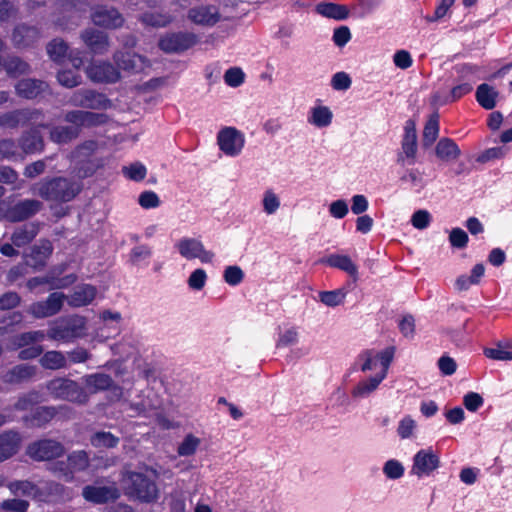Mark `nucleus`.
Masks as SVG:
<instances>
[{"instance_id": "obj_9", "label": "nucleus", "mask_w": 512, "mask_h": 512, "mask_svg": "<svg viewBox=\"0 0 512 512\" xmlns=\"http://www.w3.org/2000/svg\"><path fill=\"white\" fill-rule=\"evenodd\" d=\"M70 102L76 107L91 110H107L112 107V101L106 94L92 89H80L74 92Z\"/></svg>"}, {"instance_id": "obj_42", "label": "nucleus", "mask_w": 512, "mask_h": 512, "mask_svg": "<svg viewBox=\"0 0 512 512\" xmlns=\"http://www.w3.org/2000/svg\"><path fill=\"white\" fill-rule=\"evenodd\" d=\"M76 281V276L71 274L60 280L51 281L49 277H33L28 280L27 286L30 290L36 289L39 285L50 284L51 289H60L73 284Z\"/></svg>"}, {"instance_id": "obj_6", "label": "nucleus", "mask_w": 512, "mask_h": 512, "mask_svg": "<svg viewBox=\"0 0 512 512\" xmlns=\"http://www.w3.org/2000/svg\"><path fill=\"white\" fill-rule=\"evenodd\" d=\"M42 207V202L36 199L21 200L10 207L2 201L0 202V220L21 222L36 215Z\"/></svg>"}, {"instance_id": "obj_39", "label": "nucleus", "mask_w": 512, "mask_h": 512, "mask_svg": "<svg viewBox=\"0 0 512 512\" xmlns=\"http://www.w3.org/2000/svg\"><path fill=\"white\" fill-rule=\"evenodd\" d=\"M78 136V128H72L71 126H53L49 132L51 141L57 144H67Z\"/></svg>"}, {"instance_id": "obj_1", "label": "nucleus", "mask_w": 512, "mask_h": 512, "mask_svg": "<svg viewBox=\"0 0 512 512\" xmlns=\"http://www.w3.org/2000/svg\"><path fill=\"white\" fill-rule=\"evenodd\" d=\"M32 190L46 201L66 203L81 192L82 183L73 178L55 177L35 184Z\"/></svg>"}, {"instance_id": "obj_55", "label": "nucleus", "mask_w": 512, "mask_h": 512, "mask_svg": "<svg viewBox=\"0 0 512 512\" xmlns=\"http://www.w3.org/2000/svg\"><path fill=\"white\" fill-rule=\"evenodd\" d=\"M97 148L98 142L96 140H86L75 148L73 157L76 160H89Z\"/></svg>"}, {"instance_id": "obj_30", "label": "nucleus", "mask_w": 512, "mask_h": 512, "mask_svg": "<svg viewBox=\"0 0 512 512\" xmlns=\"http://www.w3.org/2000/svg\"><path fill=\"white\" fill-rule=\"evenodd\" d=\"M52 252V243L49 240H42L38 245L33 246L27 262L34 268H41L45 265Z\"/></svg>"}, {"instance_id": "obj_16", "label": "nucleus", "mask_w": 512, "mask_h": 512, "mask_svg": "<svg viewBox=\"0 0 512 512\" xmlns=\"http://www.w3.org/2000/svg\"><path fill=\"white\" fill-rule=\"evenodd\" d=\"M63 452V445L51 439L36 441L27 448L28 456L37 461H45L59 457Z\"/></svg>"}, {"instance_id": "obj_46", "label": "nucleus", "mask_w": 512, "mask_h": 512, "mask_svg": "<svg viewBox=\"0 0 512 512\" xmlns=\"http://www.w3.org/2000/svg\"><path fill=\"white\" fill-rule=\"evenodd\" d=\"M67 43L60 38L51 40L46 47L49 58L56 63H63L68 52Z\"/></svg>"}, {"instance_id": "obj_4", "label": "nucleus", "mask_w": 512, "mask_h": 512, "mask_svg": "<svg viewBox=\"0 0 512 512\" xmlns=\"http://www.w3.org/2000/svg\"><path fill=\"white\" fill-rule=\"evenodd\" d=\"M127 493L143 502H151L157 498V486L154 481L142 473L128 472L124 477Z\"/></svg>"}, {"instance_id": "obj_43", "label": "nucleus", "mask_w": 512, "mask_h": 512, "mask_svg": "<svg viewBox=\"0 0 512 512\" xmlns=\"http://www.w3.org/2000/svg\"><path fill=\"white\" fill-rule=\"evenodd\" d=\"M431 177V174H427L424 169L410 168L401 176V181L420 190Z\"/></svg>"}, {"instance_id": "obj_24", "label": "nucleus", "mask_w": 512, "mask_h": 512, "mask_svg": "<svg viewBox=\"0 0 512 512\" xmlns=\"http://www.w3.org/2000/svg\"><path fill=\"white\" fill-rule=\"evenodd\" d=\"M48 84L45 81L33 78H24L19 80L15 85L16 94L27 100H33L40 96L46 89Z\"/></svg>"}, {"instance_id": "obj_21", "label": "nucleus", "mask_w": 512, "mask_h": 512, "mask_svg": "<svg viewBox=\"0 0 512 512\" xmlns=\"http://www.w3.org/2000/svg\"><path fill=\"white\" fill-rule=\"evenodd\" d=\"M188 19L198 25L213 26L219 21L220 14L215 6L200 5L188 10Z\"/></svg>"}, {"instance_id": "obj_15", "label": "nucleus", "mask_w": 512, "mask_h": 512, "mask_svg": "<svg viewBox=\"0 0 512 512\" xmlns=\"http://www.w3.org/2000/svg\"><path fill=\"white\" fill-rule=\"evenodd\" d=\"M91 20L96 26L105 29H118L123 26L124 18L114 7L98 5L91 12Z\"/></svg>"}, {"instance_id": "obj_31", "label": "nucleus", "mask_w": 512, "mask_h": 512, "mask_svg": "<svg viewBox=\"0 0 512 512\" xmlns=\"http://www.w3.org/2000/svg\"><path fill=\"white\" fill-rule=\"evenodd\" d=\"M83 497L91 502L104 503L118 497V491L114 487L87 486L83 489Z\"/></svg>"}, {"instance_id": "obj_29", "label": "nucleus", "mask_w": 512, "mask_h": 512, "mask_svg": "<svg viewBox=\"0 0 512 512\" xmlns=\"http://www.w3.org/2000/svg\"><path fill=\"white\" fill-rule=\"evenodd\" d=\"M401 146L407 158L415 157L417 152V133L415 121L412 119H408L405 122Z\"/></svg>"}, {"instance_id": "obj_20", "label": "nucleus", "mask_w": 512, "mask_h": 512, "mask_svg": "<svg viewBox=\"0 0 512 512\" xmlns=\"http://www.w3.org/2000/svg\"><path fill=\"white\" fill-rule=\"evenodd\" d=\"M81 39L93 54L102 55L108 51L109 37L103 31L87 28L81 33Z\"/></svg>"}, {"instance_id": "obj_37", "label": "nucleus", "mask_w": 512, "mask_h": 512, "mask_svg": "<svg viewBox=\"0 0 512 512\" xmlns=\"http://www.w3.org/2000/svg\"><path fill=\"white\" fill-rule=\"evenodd\" d=\"M2 69L11 78H17L30 72V65L18 56H10L2 60Z\"/></svg>"}, {"instance_id": "obj_14", "label": "nucleus", "mask_w": 512, "mask_h": 512, "mask_svg": "<svg viewBox=\"0 0 512 512\" xmlns=\"http://www.w3.org/2000/svg\"><path fill=\"white\" fill-rule=\"evenodd\" d=\"M439 463L438 455L431 448L421 449L413 457L410 473L418 478L429 476L439 467Z\"/></svg>"}, {"instance_id": "obj_53", "label": "nucleus", "mask_w": 512, "mask_h": 512, "mask_svg": "<svg viewBox=\"0 0 512 512\" xmlns=\"http://www.w3.org/2000/svg\"><path fill=\"white\" fill-rule=\"evenodd\" d=\"M201 444V439L193 434H187L179 444L177 452L180 456H191L195 454Z\"/></svg>"}, {"instance_id": "obj_61", "label": "nucleus", "mask_w": 512, "mask_h": 512, "mask_svg": "<svg viewBox=\"0 0 512 512\" xmlns=\"http://www.w3.org/2000/svg\"><path fill=\"white\" fill-rule=\"evenodd\" d=\"M224 280L231 286H237L243 281L244 273L239 266H228L224 270Z\"/></svg>"}, {"instance_id": "obj_34", "label": "nucleus", "mask_w": 512, "mask_h": 512, "mask_svg": "<svg viewBox=\"0 0 512 512\" xmlns=\"http://www.w3.org/2000/svg\"><path fill=\"white\" fill-rule=\"evenodd\" d=\"M57 414L54 407H39L30 416L24 417V422L30 427H43Z\"/></svg>"}, {"instance_id": "obj_26", "label": "nucleus", "mask_w": 512, "mask_h": 512, "mask_svg": "<svg viewBox=\"0 0 512 512\" xmlns=\"http://www.w3.org/2000/svg\"><path fill=\"white\" fill-rule=\"evenodd\" d=\"M19 146L25 154H35L44 149V140L37 128L23 132L19 138Z\"/></svg>"}, {"instance_id": "obj_50", "label": "nucleus", "mask_w": 512, "mask_h": 512, "mask_svg": "<svg viewBox=\"0 0 512 512\" xmlns=\"http://www.w3.org/2000/svg\"><path fill=\"white\" fill-rule=\"evenodd\" d=\"M311 113L309 122L316 127H327L332 122L333 114L327 106L314 107Z\"/></svg>"}, {"instance_id": "obj_36", "label": "nucleus", "mask_w": 512, "mask_h": 512, "mask_svg": "<svg viewBox=\"0 0 512 512\" xmlns=\"http://www.w3.org/2000/svg\"><path fill=\"white\" fill-rule=\"evenodd\" d=\"M497 96L498 92L486 83L480 84L477 87L475 93L476 101L482 108L486 110H492L496 106Z\"/></svg>"}, {"instance_id": "obj_47", "label": "nucleus", "mask_w": 512, "mask_h": 512, "mask_svg": "<svg viewBox=\"0 0 512 512\" xmlns=\"http://www.w3.org/2000/svg\"><path fill=\"white\" fill-rule=\"evenodd\" d=\"M439 134V115L433 113L426 122L423 130L422 142L425 147L431 146Z\"/></svg>"}, {"instance_id": "obj_7", "label": "nucleus", "mask_w": 512, "mask_h": 512, "mask_svg": "<svg viewBox=\"0 0 512 512\" xmlns=\"http://www.w3.org/2000/svg\"><path fill=\"white\" fill-rule=\"evenodd\" d=\"M198 37L192 32L166 33L159 39L158 46L165 53H182L194 47Z\"/></svg>"}, {"instance_id": "obj_2", "label": "nucleus", "mask_w": 512, "mask_h": 512, "mask_svg": "<svg viewBox=\"0 0 512 512\" xmlns=\"http://www.w3.org/2000/svg\"><path fill=\"white\" fill-rule=\"evenodd\" d=\"M85 334V318L78 315H73L54 321L50 325L46 335L51 340L69 343L73 342L75 339L84 337Z\"/></svg>"}, {"instance_id": "obj_57", "label": "nucleus", "mask_w": 512, "mask_h": 512, "mask_svg": "<svg viewBox=\"0 0 512 512\" xmlns=\"http://www.w3.org/2000/svg\"><path fill=\"white\" fill-rule=\"evenodd\" d=\"M299 340V333L297 328L290 327L279 333L276 341V347H288L295 345Z\"/></svg>"}, {"instance_id": "obj_11", "label": "nucleus", "mask_w": 512, "mask_h": 512, "mask_svg": "<svg viewBox=\"0 0 512 512\" xmlns=\"http://www.w3.org/2000/svg\"><path fill=\"white\" fill-rule=\"evenodd\" d=\"M393 355V348L381 352L366 351L360 356L362 360L361 371H375V374L383 373L386 377Z\"/></svg>"}, {"instance_id": "obj_3", "label": "nucleus", "mask_w": 512, "mask_h": 512, "mask_svg": "<svg viewBox=\"0 0 512 512\" xmlns=\"http://www.w3.org/2000/svg\"><path fill=\"white\" fill-rule=\"evenodd\" d=\"M46 388L54 399L77 404H85L88 401L85 390L77 382L68 378H54L46 384Z\"/></svg>"}, {"instance_id": "obj_51", "label": "nucleus", "mask_w": 512, "mask_h": 512, "mask_svg": "<svg viewBox=\"0 0 512 512\" xmlns=\"http://www.w3.org/2000/svg\"><path fill=\"white\" fill-rule=\"evenodd\" d=\"M57 81L66 88H74L81 84L82 77L78 71L63 69L57 73Z\"/></svg>"}, {"instance_id": "obj_48", "label": "nucleus", "mask_w": 512, "mask_h": 512, "mask_svg": "<svg viewBox=\"0 0 512 512\" xmlns=\"http://www.w3.org/2000/svg\"><path fill=\"white\" fill-rule=\"evenodd\" d=\"M347 291L344 288L331 291H320L318 300L328 307H336L344 303Z\"/></svg>"}, {"instance_id": "obj_56", "label": "nucleus", "mask_w": 512, "mask_h": 512, "mask_svg": "<svg viewBox=\"0 0 512 512\" xmlns=\"http://www.w3.org/2000/svg\"><path fill=\"white\" fill-rule=\"evenodd\" d=\"M141 21L147 26L165 27L171 22V19L169 16L161 13L146 12L142 15Z\"/></svg>"}, {"instance_id": "obj_60", "label": "nucleus", "mask_w": 512, "mask_h": 512, "mask_svg": "<svg viewBox=\"0 0 512 512\" xmlns=\"http://www.w3.org/2000/svg\"><path fill=\"white\" fill-rule=\"evenodd\" d=\"M207 281V274L204 269H195L189 276L187 283L190 289L200 291Z\"/></svg>"}, {"instance_id": "obj_45", "label": "nucleus", "mask_w": 512, "mask_h": 512, "mask_svg": "<svg viewBox=\"0 0 512 512\" xmlns=\"http://www.w3.org/2000/svg\"><path fill=\"white\" fill-rule=\"evenodd\" d=\"M84 384L91 392H98L110 388L113 384L112 378L104 373L86 375L83 378Z\"/></svg>"}, {"instance_id": "obj_23", "label": "nucleus", "mask_w": 512, "mask_h": 512, "mask_svg": "<svg viewBox=\"0 0 512 512\" xmlns=\"http://www.w3.org/2000/svg\"><path fill=\"white\" fill-rule=\"evenodd\" d=\"M22 443L21 434L13 429L6 430L0 434V462L14 456L20 449Z\"/></svg>"}, {"instance_id": "obj_10", "label": "nucleus", "mask_w": 512, "mask_h": 512, "mask_svg": "<svg viewBox=\"0 0 512 512\" xmlns=\"http://www.w3.org/2000/svg\"><path fill=\"white\" fill-rule=\"evenodd\" d=\"M456 70L459 74L460 83L451 89L448 99L449 102L458 101L473 90V83L476 81L480 67L474 64L464 63L457 66Z\"/></svg>"}, {"instance_id": "obj_25", "label": "nucleus", "mask_w": 512, "mask_h": 512, "mask_svg": "<svg viewBox=\"0 0 512 512\" xmlns=\"http://www.w3.org/2000/svg\"><path fill=\"white\" fill-rule=\"evenodd\" d=\"M97 289L90 284H82L75 287L73 293L66 295L67 303L74 308L87 306L96 298Z\"/></svg>"}, {"instance_id": "obj_13", "label": "nucleus", "mask_w": 512, "mask_h": 512, "mask_svg": "<svg viewBox=\"0 0 512 512\" xmlns=\"http://www.w3.org/2000/svg\"><path fill=\"white\" fill-rule=\"evenodd\" d=\"M66 295L61 292L51 293L45 301L32 303L28 312L37 319L47 318L56 315L66 301Z\"/></svg>"}, {"instance_id": "obj_8", "label": "nucleus", "mask_w": 512, "mask_h": 512, "mask_svg": "<svg viewBox=\"0 0 512 512\" xmlns=\"http://www.w3.org/2000/svg\"><path fill=\"white\" fill-rule=\"evenodd\" d=\"M181 257L186 260L199 259L202 263H211L214 253L206 250L202 241L192 237H182L174 245Z\"/></svg>"}, {"instance_id": "obj_22", "label": "nucleus", "mask_w": 512, "mask_h": 512, "mask_svg": "<svg viewBox=\"0 0 512 512\" xmlns=\"http://www.w3.org/2000/svg\"><path fill=\"white\" fill-rule=\"evenodd\" d=\"M113 60L118 70L129 73H138L143 69L144 57L131 51H116L113 54Z\"/></svg>"}, {"instance_id": "obj_5", "label": "nucleus", "mask_w": 512, "mask_h": 512, "mask_svg": "<svg viewBox=\"0 0 512 512\" xmlns=\"http://www.w3.org/2000/svg\"><path fill=\"white\" fill-rule=\"evenodd\" d=\"M44 118L40 109L21 108L2 113L0 115V127L16 129L18 126H25L29 123L36 124L40 128H48L49 125L40 122Z\"/></svg>"}, {"instance_id": "obj_18", "label": "nucleus", "mask_w": 512, "mask_h": 512, "mask_svg": "<svg viewBox=\"0 0 512 512\" xmlns=\"http://www.w3.org/2000/svg\"><path fill=\"white\" fill-rule=\"evenodd\" d=\"M89 464V456L85 451H75L68 456L67 463H57L55 471L61 473L66 481L73 478L76 471L85 470Z\"/></svg>"}, {"instance_id": "obj_59", "label": "nucleus", "mask_w": 512, "mask_h": 512, "mask_svg": "<svg viewBox=\"0 0 512 512\" xmlns=\"http://www.w3.org/2000/svg\"><path fill=\"white\" fill-rule=\"evenodd\" d=\"M262 205L264 212L272 215L280 207V199L272 190H267L263 195Z\"/></svg>"}, {"instance_id": "obj_54", "label": "nucleus", "mask_w": 512, "mask_h": 512, "mask_svg": "<svg viewBox=\"0 0 512 512\" xmlns=\"http://www.w3.org/2000/svg\"><path fill=\"white\" fill-rule=\"evenodd\" d=\"M383 473L384 475L391 480H397L403 477L405 468L403 464L396 460V459H390L386 461L383 465Z\"/></svg>"}, {"instance_id": "obj_19", "label": "nucleus", "mask_w": 512, "mask_h": 512, "mask_svg": "<svg viewBox=\"0 0 512 512\" xmlns=\"http://www.w3.org/2000/svg\"><path fill=\"white\" fill-rule=\"evenodd\" d=\"M40 37L39 28L25 23L16 25L12 32V41L17 48L32 47L39 41Z\"/></svg>"}, {"instance_id": "obj_49", "label": "nucleus", "mask_w": 512, "mask_h": 512, "mask_svg": "<svg viewBox=\"0 0 512 512\" xmlns=\"http://www.w3.org/2000/svg\"><path fill=\"white\" fill-rule=\"evenodd\" d=\"M119 441V437L105 431L96 432L90 437V443L95 448H114Z\"/></svg>"}, {"instance_id": "obj_38", "label": "nucleus", "mask_w": 512, "mask_h": 512, "mask_svg": "<svg viewBox=\"0 0 512 512\" xmlns=\"http://www.w3.org/2000/svg\"><path fill=\"white\" fill-rule=\"evenodd\" d=\"M384 374H375L372 377L360 381L352 390L353 397L364 398L377 389L379 384L385 379Z\"/></svg>"}, {"instance_id": "obj_32", "label": "nucleus", "mask_w": 512, "mask_h": 512, "mask_svg": "<svg viewBox=\"0 0 512 512\" xmlns=\"http://www.w3.org/2000/svg\"><path fill=\"white\" fill-rule=\"evenodd\" d=\"M36 373V367L28 364L16 365L5 374L2 379L8 384H18L32 378Z\"/></svg>"}, {"instance_id": "obj_12", "label": "nucleus", "mask_w": 512, "mask_h": 512, "mask_svg": "<svg viewBox=\"0 0 512 512\" xmlns=\"http://www.w3.org/2000/svg\"><path fill=\"white\" fill-rule=\"evenodd\" d=\"M244 142V134L235 127H225L217 135L219 149L229 157L237 156L241 152Z\"/></svg>"}, {"instance_id": "obj_64", "label": "nucleus", "mask_w": 512, "mask_h": 512, "mask_svg": "<svg viewBox=\"0 0 512 512\" xmlns=\"http://www.w3.org/2000/svg\"><path fill=\"white\" fill-rule=\"evenodd\" d=\"M468 235L461 228H453L449 235V242L452 247L463 249L467 246Z\"/></svg>"}, {"instance_id": "obj_41", "label": "nucleus", "mask_w": 512, "mask_h": 512, "mask_svg": "<svg viewBox=\"0 0 512 512\" xmlns=\"http://www.w3.org/2000/svg\"><path fill=\"white\" fill-rule=\"evenodd\" d=\"M46 336L45 332L41 330L21 333L11 339V348L20 349L37 342H41Z\"/></svg>"}, {"instance_id": "obj_58", "label": "nucleus", "mask_w": 512, "mask_h": 512, "mask_svg": "<svg viewBox=\"0 0 512 512\" xmlns=\"http://www.w3.org/2000/svg\"><path fill=\"white\" fill-rule=\"evenodd\" d=\"M245 80V74L239 67H231L224 74L225 83L233 88L239 87Z\"/></svg>"}, {"instance_id": "obj_63", "label": "nucleus", "mask_w": 512, "mask_h": 512, "mask_svg": "<svg viewBox=\"0 0 512 512\" xmlns=\"http://www.w3.org/2000/svg\"><path fill=\"white\" fill-rule=\"evenodd\" d=\"M109 117L105 113H96L91 111H85L84 127L92 128L104 125L108 122Z\"/></svg>"}, {"instance_id": "obj_27", "label": "nucleus", "mask_w": 512, "mask_h": 512, "mask_svg": "<svg viewBox=\"0 0 512 512\" xmlns=\"http://www.w3.org/2000/svg\"><path fill=\"white\" fill-rule=\"evenodd\" d=\"M40 225L36 222H29L17 227L12 236L11 241L16 247H23L33 241L39 233Z\"/></svg>"}, {"instance_id": "obj_17", "label": "nucleus", "mask_w": 512, "mask_h": 512, "mask_svg": "<svg viewBox=\"0 0 512 512\" xmlns=\"http://www.w3.org/2000/svg\"><path fill=\"white\" fill-rule=\"evenodd\" d=\"M87 76L95 83H116L120 80L121 74L118 68L108 61L91 63L87 70Z\"/></svg>"}, {"instance_id": "obj_35", "label": "nucleus", "mask_w": 512, "mask_h": 512, "mask_svg": "<svg viewBox=\"0 0 512 512\" xmlns=\"http://www.w3.org/2000/svg\"><path fill=\"white\" fill-rule=\"evenodd\" d=\"M316 12L326 18L345 20L349 16L347 6L332 2H322L316 6Z\"/></svg>"}, {"instance_id": "obj_40", "label": "nucleus", "mask_w": 512, "mask_h": 512, "mask_svg": "<svg viewBox=\"0 0 512 512\" xmlns=\"http://www.w3.org/2000/svg\"><path fill=\"white\" fill-rule=\"evenodd\" d=\"M40 364L45 369L59 370L67 366V357L61 351H47L40 358Z\"/></svg>"}, {"instance_id": "obj_52", "label": "nucleus", "mask_w": 512, "mask_h": 512, "mask_svg": "<svg viewBox=\"0 0 512 512\" xmlns=\"http://www.w3.org/2000/svg\"><path fill=\"white\" fill-rule=\"evenodd\" d=\"M7 487L15 496H34L37 493L36 485L27 480L10 482Z\"/></svg>"}, {"instance_id": "obj_28", "label": "nucleus", "mask_w": 512, "mask_h": 512, "mask_svg": "<svg viewBox=\"0 0 512 512\" xmlns=\"http://www.w3.org/2000/svg\"><path fill=\"white\" fill-rule=\"evenodd\" d=\"M320 263L332 268L340 269L349 274L354 279L357 278L358 268L347 255L330 254L320 260Z\"/></svg>"}, {"instance_id": "obj_62", "label": "nucleus", "mask_w": 512, "mask_h": 512, "mask_svg": "<svg viewBox=\"0 0 512 512\" xmlns=\"http://www.w3.org/2000/svg\"><path fill=\"white\" fill-rule=\"evenodd\" d=\"M139 205L144 209H154L160 206L159 196L154 191H144L138 197Z\"/></svg>"}, {"instance_id": "obj_44", "label": "nucleus", "mask_w": 512, "mask_h": 512, "mask_svg": "<svg viewBox=\"0 0 512 512\" xmlns=\"http://www.w3.org/2000/svg\"><path fill=\"white\" fill-rule=\"evenodd\" d=\"M484 355L493 360H512V340L501 341L494 348H486Z\"/></svg>"}, {"instance_id": "obj_33", "label": "nucleus", "mask_w": 512, "mask_h": 512, "mask_svg": "<svg viewBox=\"0 0 512 512\" xmlns=\"http://www.w3.org/2000/svg\"><path fill=\"white\" fill-rule=\"evenodd\" d=\"M435 154L440 160H455L461 155V150L453 139L443 137L436 144Z\"/></svg>"}]
</instances>
